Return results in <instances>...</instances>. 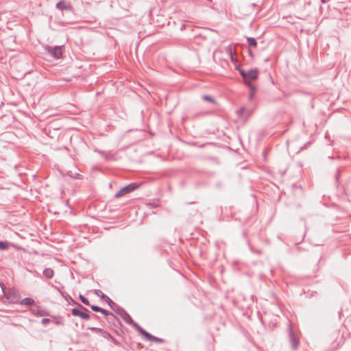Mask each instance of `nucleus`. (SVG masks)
Instances as JSON below:
<instances>
[{
	"mask_svg": "<svg viewBox=\"0 0 351 351\" xmlns=\"http://www.w3.org/2000/svg\"><path fill=\"white\" fill-rule=\"evenodd\" d=\"M94 293L97 296L99 297L101 300L107 302L110 306H112V304H114V302L108 295L104 294L101 290L95 289Z\"/></svg>",
	"mask_w": 351,
	"mask_h": 351,
	"instance_id": "423d86ee",
	"label": "nucleus"
},
{
	"mask_svg": "<svg viewBox=\"0 0 351 351\" xmlns=\"http://www.w3.org/2000/svg\"><path fill=\"white\" fill-rule=\"evenodd\" d=\"M62 47L63 46H49L46 45L45 50L48 52L54 58L58 59L61 58L62 55Z\"/></svg>",
	"mask_w": 351,
	"mask_h": 351,
	"instance_id": "39448f33",
	"label": "nucleus"
},
{
	"mask_svg": "<svg viewBox=\"0 0 351 351\" xmlns=\"http://www.w3.org/2000/svg\"><path fill=\"white\" fill-rule=\"evenodd\" d=\"M127 324L132 325L134 322V320L132 319L130 315L126 312L123 316L121 317Z\"/></svg>",
	"mask_w": 351,
	"mask_h": 351,
	"instance_id": "a211bd4d",
	"label": "nucleus"
},
{
	"mask_svg": "<svg viewBox=\"0 0 351 351\" xmlns=\"http://www.w3.org/2000/svg\"><path fill=\"white\" fill-rule=\"evenodd\" d=\"M56 8L60 10H71L72 7L69 3L66 2L65 1H60L56 3Z\"/></svg>",
	"mask_w": 351,
	"mask_h": 351,
	"instance_id": "9d476101",
	"label": "nucleus"
},
{
	"mask_svg": "<svg viewBox=\"0 0 351 351\" xmlns=\"http://www.w3.org/2000/svg\"><path fill=\"white\" fill-rule=\"evenodd\" d=\"M56 289L58 290L61 295L65 299V300L68 302V304H72L74 305L75 304H77V302L73 300L71 295H69L68 293L61 291L57 287L53 286Z\"/></svg>",
	"mask_w": 351,
	"mask_h": 351,
	"instance_id": "f8f14e48",
	"label": "nucleus"
},
{
	"mask_svg": "<svg viewBox=\"0 0 351 351\" xmlns=\"http://www.w3.org/2000/svg\"><path fill=\"white\" fill-rule=\"evenodd\" d=\"M147 340L155 341L157 343H164L165 341V340L164 339L155 337V336L152 335V334H149V337H147Z\"/></svg>",
	"mask_w": 351,
	"mask_h": 351,
	"instance_id": "f3484780",
	"label": "nucleus"
},
{
	"mask_svg": "<svg viewBox=\"0 0 351 351\" xmlns=\"http://www.w3.org/2000/svg\"><path fill=\"white\" fill-rule=\"evenodd\" d=\"M43 274L47 279H51L53 277L54 271L51 268L49 267L44 269Z\"/></svg>",
	"mask_w": 351,
	"mask_h": 351,
	"instance_id": "2eb2a0df",
	"label": "nucleus"
},
{
	"mask_svg": "<svg viewBox=\"0 0 351 351\" xmlns=\"http://www.w3.org/2000/svg\"><path fill=\"white\" fill-rule=\"evenodd\" d=\"M112 324L115 327H118V326L119 325V324H117L114 319L113 318L110 317V324Z\"/></svg>",
	"mask_w": 351,
	"mask_h": 351,
	"instance_id": "7c9ffc66",
	"label": "nucleus"
},
{
	"mask_svg": "<svg viewBox=\"0 0 351 351\" xmlns=\"http://www.w3.org/2000/svg\"><path fill=\"white\" fill-rule=\"evenodd\" d=\"M31 312L33 315H34L35 316H37V317H43V316L49 315V312L44 311V310H40L39 308V306H38L32 307Z\"/></svg>",
	"mask_w": 351,
	"mask_h": 351,
	"instance_id": "1a4fd4ad",
	"label": "nucleus"
},
{
	"mask_svg": "<svg viewBox=\"0 0 351 351\" xmlns=\"http://www.w3.org/2000/svg\"><path fill=\"white\" fill-rule=\"evenodd\" d=\"M132 326L141 334L146 339H147V337L149 335V332L145 330L141 326H140L137 323L135 322H133Z\"/></svg>",
	"mask_w": 351,
	"mask_h": 351,
	"instance_id": "4468645a",
	"label": "nucleus"
},
{
	"mask_svg": "<svg viewBox=\"0 0 351 351\" xmlns=\"http://www.w3.org/2000/svg\"><path fill=\"white\" fill-rule=\"evenodd\" d=\"M34 303L35 301L31 298H25L24 299L20 301L21 304L26 306H33Z\"/></svg>",
	"mask_w": 351,
	"mask_h": 351,
	"instance_id": "dca6fc26",
	"label": "nucleus"
},
{
	"mask_svg": "<svg viewBox=\"0 0 351 351\" xmlns=\"http://www.w3.org/2000/svg\"><path fill=\"white\" fill-rule=\"evenodd\" d=\"M132 326L141 334L146 339H147V337L149 335V332L145 330L141 326H140L137 323L135 322H133Z\"/></svg>",
	"mask_w": 351,
	"mask_h": 351,
	"instance_id": "ddd939ff",
	"label": "nucleus"
},
{
	"mask_svg": "<svg viewBox=\"0 0 351 351\" xmlns=\"http://www.w3.org/2000/svg\"><path fill=\"white\" fill-rule=\"evenodd\" d=\"M110 308L117 314L120 313V311L123 309L122 307L114 303V304H112Z\"/></svg>",
	"mask_w": 351,
	"mask_h": 351,
	"instance_id": "4be33fe9",
	"label": "nucleus"
},
{
	"mask_svg": "<svg viewBox=\"0 0 351 351\" xmlns=\"http://www.w3.org/2000/svg\"><path fill=\"white\" fill-rule=\"evenodd\" d=\"M79 299L85 305H87V306L90 305L88 300L86 297H84L83 295L80 294L79 295Z\"/></svg>",
	"mask_w": 351,
	"mask_h": 351,
	"instance_id": "b1692460",
	"label": "nucleus"
},
{
	"mask_svg": "<svg viewBox=\"0 0 351 351\" xmlns=\"http://www.w3.org/2000/svg\"><path fill=\"white\" fill-rule=\"evenodd\" d=\"M51 322V319L49 318H43L41 320V323L44 325H46L47 324Z\"/></svg>",
	"mask_w": 351,
	"mask_h": 351,
	"instance_id": "c85d7f7f",
	"label": "nucleus"
},
{
	"mask_svg": "<svg viewBox=\"0 0 351 351\" xmlns=\"http://www.w3.org/2000/svg\"><path fill=\"white\" fill-rule=\"evenodd\" d=\"M230 60H231V62H232L233 64H235V66H236V65H237V59H236V58H234V56H232V51H230Z\"/></svg>",
	"mask_w": 351,
	"mask_h": 351,
	"instance_id": "c756f323",
	"label": "nucleus"
},
{
	"mask_svg": "<svg viewBox=\"0 0 351 351\" xmlns=\"http://www.w3.org/2000/svg\"><path fill=\"white\" fill-rule=\"evenodd\" d=\"M140 186V184L133 182L130 184H128L127 186L121 188L115 195L114 198H119L121 197H123L128 193H130L133 191H134L136 189H137Z\"/></svg>",
	"mask_w": 351,
	"mask_h": 351,
	"instance_id": "7ed1b4c3",
	"label": "nucleus"
},
{
	"mask_svg": "<svg viewBox=\"0 0 351 351\" xmlns=\"http://www.w3.org/2000/svg\"><path fill=\"white\" fill-rule=\"evenodd\" d=\"M339 173L336 175V178L338 179Z\"/></svg>",
	"mask_w": 351,
	"mask_h": 351,
	"instance_id": "4c0bfd02",
	"label": "nucleus"
},
{
	"mask_svg": "<svg viewBox=\"0 0 351 351\" xmlns=\"http://www.w3.org/2000/svg\"><path fill=\"white\" fill-rule=\"evenodd\" d=\"M289 340L293 350H296L300 344V339L295 335L292 326H289Z\"/></svg>",
	"mask_w": 351,
	"mask_h": 351,
	"instance_id": "20e7f679",
	"label": "nucleus"
},
{
	"mask_svg": "<svg viewBox=\"0 0 351 351\" xmlns=\"http://www.w3.org/2000/svg\"><path fill=\"white\" fill-rule=\"evenodd\" d=\"M250 89V92L256 93V88L252 82L244 83Z\"/></svg>",
	"mask_w": 351,
	"mask_h": 351,
	"instance_id": "5701e85b",
	"label": "nucleus"
},
{
	"mask_svg": "<svg viewBox=\"0 0 351 351\" xmlns=\"http://www.w3.org/2000/svg\"><path fill=\"white\" fill-rule=\"evenodd\" d=\"M93 317L95 318V319H99V316L95 315V314H93Z\"/></svg>",
	"mask_w": 351,
	"mask_h": 351,
	"instance_id": "f704fd0d",
	"label": "nucleus"
},
{
	"mask_svg": "<svg viewBox=\"0 0 351 351\" xmlns=\"http://www.w3.org/2000/svg\"><path fill=\"white\" fill-rule=\"evenodd\" d=\"M6 298L12 303H18L19 302V296L16 293L14 290H10L8 293H5Z\"/></svg>",
	"mask_w": 351,
	"mask_h": 351,
	"instance_id": "6e6552de",
	"label": "nucleus"
},
{
	"mask_svg": "<svg viewBox=\"0 0 351 351\" xmlns=\"http://www.w3.org/2000/svg\"><path fill=\"white\" fill-rule=\"evenodd\" d=\"M235 70L238 71L243 78V83L252 82L258 77L259 71L257 68L251 69L248 71H245L239 65H236Z\"/></svg>",
	"mask_w": 351,
	"mask_h": 351,
	"instance_id": "f257e3e1",
	"label": "nucleus"
},
{
	"mask_svg": "<svg viewBox=\"0 0 351 351\" xmlns=\"http://www.w3.org/2000/svg\"><path fill=\"white\" fill-rule=\"evenodd\" d=\"M247 42L250 47H257V42L254 38L252 37H248L247 38Z\"/></svg>",
	"mask_w": 351,
	"mask_h": 351,
	"instance_id": "6ab92c4d",
	"label": "nucleus"
},
{
	"mask_svg": "<svg viewBox=\"0 0 351 351\" xmlns=\"http://www.w3.org/2000/svg\"><path fill=\"white\" fill-rule=\"evenodd\" d=\"M255 93L250 92V99H252L254 97Z\"/></svg>",
	"mask_w": 351,
	"mask_h": 351,
	"instance_id": "473e14b6",
	"label": "nucleus"
},
{
	"mask_svg": "<svg viewBox=\"0 0 351 351\" xmlns=\"http://www.w3.org/2000/svg\"><path fill=\"white\" fill-rule=\"evenodd\" d=\"M268 61H269V58H266V59L265 60V62H268Z\"/></svg>",
	"mask_w": 351,
	"mask_h": 351,
	"instance_id": "e433bc0d",
	"label": "nucleus"
},
{
	"mask_svg": "<svg viewBox=\"0 0 351 351\" xmlns=\"http://www.w3.org/2000/svg\"><path fill=\"white\" fill-rule=\"evenodd\" d=\"M10 243L7 241H0V250H6L9 248Z\"/></svg>",
	"mask_w": 351,
	"mask_h": 351,
	"instance_id": "aec40b11",
	"label": "nucleus"
},
{
	"mask_svg": "<svg viewBox=\"0 0 351 351\" xmlns=\"http://www.w3.org/2000/svg\"><path fill=\"white\" fill-rule=\"evenodd\" d=\"M104 339L106 338H110V333L104 329L101 330V332L99 334Z\"/></svg>",
	"mask_w": 351,
	"mask_h": 351,
	"instance_id": "bb28decb",
	"label": "nucleus"
},
{
	"mask_svg": "<svg viewBox=\"0 0 351 351\" xmlns=\"http://www.w3.org/2000/svg\"><path fill=\"white\" fill-rule=\"evenodd\" d=\"M125 313L126 311L123 308L118 315H119L122 317Z\"/></svg>",
	"mask_w": 351,
	"mask_h": 351,
	"instance_id": "2f4dec72",
	"label": "nucleus"
},
{
	"mask_svg": "<svg viewBox=\"0 0 351 351\" xmlns=\"http://www.w3.org/2000/svg\"><path fill=\"white\" fill-rule=\"evenodd\" d=\"M249 54L251 57H253L254 56V53H253V51L251 50V49H249Z\"/></svg>",
	"mask_w": 351,
	"mask_h": 351,
	"instance_id": "72a5a7b5",
	"label": "nucleus"
},
{
	"mask_svg": "<svg viewBox=\"0 0 351 351\" xmlns=\"http://www.w3.org/2000/svg\"><path fill=\"white\" fill-rule=\"evenodd\" d=\"M106 339L110 341L112 343H113L116 346H119L120 343L114 338L110 334V338H106Z\"/></svg>",
	"mask_w": 351,
	"mask_h": 351,
	"instance_id": "393cba45",
	"label": "nucleus"
},
{
	"mask_svg": "<svg viewBox=\"0 0 351 351\" xmlns=\"http://www.w3.org/2000/svg\"><path fill=\"white\" fill-rule=\"evenodd\" d=\"M88 330H90L94 332H97L98 334H100L101 332L102 328H97V327H88Z\"/></svg>",
	"mask_w": 351,
	"mask_h": 351,
	"instance_id": "a878e982",
	"label": "nucleus"
},
{
	"mask_svg": "<svg viewBox=\"0 0 351 351\" xmlns=\"http://www.w3.org/2000/svg\"><path fill=\"white\" fill-rule=\"evenodd\" d=\"M322 3H326L328 2L329 0H320Z\"/></svg>",
	"mask_w": 351,
	"mask_h": 351,
	"instance_id": "c9c22d12",
	"label": "nucleus"
},
{
	"mask_svg": "<svg viewBox=\"0 0 351 351\" xmlns=\"http://www.w3.org/2000/svg\"><path fill=\"white\" fill-rule=\"evenodd\" d=\"M74 305L77 306V308H74L71 309V314L76 317H80L81 319L84 320H88L90 319V315L86 313L88 309L85 308L84 306L77 302Z\"/></svg>",
	"mask_w": 351,
	"mask_h": 351,
	"instance_id": "f03ea898",
	"label": "nucleus"
},
{
	"mask_svg": "<svg viewBox=\"0 0 351 351\" xmlns=\"http://www.w3.org/2000/svg\"><path fill=\"white\" fill-rule=\"evenodd\" d=\"M202 99H204V101H208V102H210L212 104H216V101L215 100V99L211 97L210 95H204L202 97Z\"/></svg>",
	"mask_w": 351,
	"mask_h": 351,
	"instance_id": "412c9836",
	"label": "nucleus"
},
{
	"mask_svg": "<svg viewBox=\"0 0 351 351\" xmlns=\"http://www.w3.org/2000/svg\"><path fill=\"white\" fill-rule=\"evenodd\" d=\"M90 308L95 311V312H101V307L98 306H96V305H90Z\"/></svg>",
	"mask_w": 351,
	"mask_h": 351,
	"instance_id": "cd10ccee",
	"label": "nucleus"
},
{
	"mask_svg": "<svg viewBox=\"0 0 351 351\" xmlns=\"http://www.w3.org/2000/svg\"><path fill=\"white\" fill-rule=\"evenodd\" d=\"M51 322L57 326H64V319L60 315H51Z\"/></svg>",
	"mask_w": 351,
	"mask_h": 351,
	"instance_id": "9b49d317",
	"label": "nucleus"
},
{
	"mask_svg": "<svg viewBox=\"0 0 351 351\" xmlns=\"http://www.w3.org/2000/svg\"><path fill=\"white\" fill-rule=\"evenodd\" d=\"M100 313L106 317L108 323H110V317H112L117 324H121L119 318L116 317L112 313L104 308H101V311Z\"/></svg>",
	"mask_w": 351,
	"mask_h": 351,
	"instance_id": "0eeeda50",
	"label": "nucleus"
}]
</instances>
